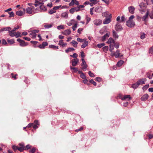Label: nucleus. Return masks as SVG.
<instances>
[{
  "mask_svg": "<svg viewBox=\"0 0 153 153\" xmlns=\"http://www.w3.org/2000/svg\"><path fill=\"white\" fill-rule=\"evenodd\" d=\"M111 14L109 15L108 18H106L103 22V24H109L111 21Z\"/></svg>",
  "mask_w": 153,
  "mask_h": 153,
  "instance_id": "6",
  "label": "nucleus"
},
{
  "mask_svg": "<svg viewBox=\"0 0 153 153\" xmlns=\"http://www.w3.org/2000/svg\"><path fill=\"white\" fill-rule=\"evenodd\" d=\"M109 47H110V49H109V51L111 52H112V51H113L114 49V46L113 45H109Z\"/></svg>",
  "mask_w": 153,
  "mask_h": 153,
  "instance_id": "48",
  "label": "nucleus"
},
{
  "mask_svg": "<svg viewBox=\"0 0 153 153\" xmlns=\"http://www.w3.org/2000/svg\"><path fill=\"white\" fill-rule=\"evenodd\" d=\"M104 45H105V44L104 43H102L99 44H97V46L99 48H101L102 47L104 46Z\"/></svg>",
  "mask_w": 153,
  "mask_h": 153,
  "instance_id": "47",
  "label": "nucleus"
},
{
  "mask_svg": "<svg viewBox=\"0 0 153 153\" xmlns=\"http://www.w3.org/2000/svg\"><path fill=\"white\" fill-rule=\"evenodd\" d=\"M113 36L115 39H118L119 37V36L118 35L117 33L114 30H113Z\"/></svg>",
  "mask_w": 153,
  "mask_h": 153,
  "instance_id": "22",
  "label": "nucleus"
},
{
  "mask_svg": "<svg viewBox=\"0 0 153 153\" xmlns=\"http://www.w3.org/2000/svg\"><path fill=\"white\" fill-rule=\"evenodd\" d=\"M126 20V19L124 16H123L121 17V19L120 21V22H125Z\"/></svg>",
  "mask_w": 153,
  "mask_h": 153,
  "instance_id": "49",
  "label": "nucleus"
},
{
  "mask_svg": "<svg viewBox=\"0 0 153 153\" xmlns=\"http://www.w3.org/2000/svg\"><path fill=\"white\" fill-rule=\"evenodd\" d=\"M44 27L45 28L48 29L51 27H52V25L47 24L45 25Z\"/></svg>",
  "mask_w": 153,
  "mask_h": 153,
  "instance_id": "39",
  "label": "nucleus"
},
{
  "mask_svg": "<svg viewBox=\"0 0 153 153\" xmlns=\"http://www.w3.org/2000/svg\"><path fill=\"white\" fill-rule=\"evenodd\" d=\"M89 82L90 83H92L95 86L96 85V83L95 82H94L92 79H91V80H90Z\"/></svg>",
  "mask_w": 153,
  "mask_h": 153,
  "instance_id": "56",
  "label": "nucleus"
},
{
  "mask_svg": "<svg viewBox=\"0 0 153 153\" xmlns=\"http://www.w3.org/2000/svg\"><path fill=\"white\" fill-rule=\"evenodd\" d=\"M69 11L71 13L73 14L75 12V10L74 8H72Z\"/></svg>",
  "mask_w": 153,
  "mask_h": 153,
  "instance_id": "64",
  "label": "nucleus"
},
{
  "mask_svg": "<svg viewBox=\"0 0 153 153\" xmlns=\"http://www.w3.org/2000/svg\"><path fill=\"white\" fill-rule=\"evenodd\" d=\"M11 29V27H3L1 28V31L2 32L4 31H7L8 32H9Z\"/></svg>",
  "mask_w": 153,
  "mask_h": 153,
  "instance_id": "24",
  "label": "nucleus"
},
{
  "mask_svg": "<svg viewBox=\"0 0 153 153\" xmlns=\"http://www.w3.org/2000/svg\"><path fill=\"white\" fill-rule=\"evenodd\" d=\"M120 51L119 50H117L115 52V57L116 58H118L119 57H122L123 56V55L120 53Z\"/></svg>",
  "mask_w": 153,
  "mask_h": 153,
  "instance_id": "10",
  "label": "nucleus"
},
{
  "mask_svg": "<svg viewBox=\"0 0 153 153\" xmlns=\"http://www.w3.org/2000/svg\"><path fill=\"white\" fill-rule=\"evenodd\" d=\"M120 99L123 101L126 100L128 101L131 99L130 96L128 95H124L123 97L120 96Z\"/></svg>",
  "mask_w": 153,
  "mask_h": 153,
  "instance_id": "2",
  "label": "nucleus"
},
{
  "mask_svg": "<svg viewBox=\"0 0 153 153\" xmlns=\"http://www.w3.org/2000/svg\"><path fill=\"white\" fill-rule=\"evenodd\" d=\"M107 31V27H104L100 31V33L101 35L103 34Z\"/></svg>",
  "mask_w": 153,
  "mask_h": 153,
  "instance_id": "13",
  "label": "nucleus"
},
{
  "mask_svg": "<svg viewBox=\"0 0 153 153\" xmlns=\"http://www.w3.org/2000/svg\"><path fill=\"white\" fill-rule=\"evenodd\" d=\"M57 29L59 30L63 29H64L63 25H60L57 26Z\"/></svg>",
  "mask_w": 153,
  "mask_h": 153,
  "instance_id": "42",
  "label": "nucleus"
},
{
  "mask_svg": "<svg viewBox=\"0 0 153 153\" xmlns=\"http://www.w3.org/2000/svg\"><path fill=\"white\" fill-rule=\"evenodd\" d=\"M77 24L76 23L74 24V25L72 27V28L74 31H75L77 27Z\"/></svg>",
  "mask_w": 153,
  "mask_h": 153,
  "instance_id": "58",
  "label": "nucleus"
},
{
  "mask_svg": "<svg viewBox=\"0 0 153 153\" xmlns=\"http://www.w3.org/2000/svg\"><path fill=\"white\" fill-rule=\"evenodd\" d=\"M139 85H143L145 84V80L144 79H140L137 82Z\"/></svg>",
  "mask_w": 153,
  "mask_h": 153,
  "instance_id": "20",
  "label": "nucleus"
},
{
  "mask_svg": "<svg viewBox=\"0 0 153 153\" xmlns=\"http://www.w3.org/2000/svg\"><path fill=\"white\" fill-rule=\"evenodd\" d=\"M149 53L152 55H153V46L149 48Z\"/></svg>",
  "mask_w": 153,
  "mask_h": 153,
  "instance_id": "40",
  "label": "nucleus"
},
{
  "mask_svg": "<svg viewBox=\"0 0 153 153\" xmlns=\"http://www.w3.org/2000/svg\"><path fill=\"white\" fill-rule=\"evenodd\" d=\"M81 55L82 57V59H84V58L85 57L84 53L83 51L81 52Z\"/></svg>",
  "mask_w": 153,
  "mask_h": 153,
  "instance_id": "59",
  "label": "nucleus"
},
{
  "mask_svg": "<svg viewBox=\"0 0 153 153\" xmlns=\"http://www.w3.org/2000/svg\"><path fill=\"white\" fill-rule=\"evenodd\" d=\"M88 44V42L86 40L84 42V43L81 45V47L82 48H84L87 46Z\"/></svg>",
  "mask_w": 153,
  "mask_h": 153,
  "instance_id": "21",
  "label": "nucleus"
},
{
  "mask_svg": "<svg viewBox=\"0 0 153 153\" xmlns=\"http://www.w3.org/2000/svg\"><path fill=\"white\" fill-rule=\"evenodd\" d=\"M123 62L124 61L123 60H120L117 62V65L119 67H120L123 65Z\"/></svg>",
  "mask_w": 153,
  "mask_h": 153,
  "instance_id": "29",
  "label": "nucleus"
},
{
  "mask_svg": "<svg viewBox=\"0 0 153 153\" xmlns=\"http://www.w3.org/2000/svg\"><path fill=\"white\" fill-rule=\"evenodd\" d=\"M87 40V39H81L79 38H78L77 39V41L78 42H83Z\"/></svg>",
  "mask_w": 153,
  "mask_h": 153,
  "instance_id": "32",
  "label": "nucleus"
},
{
  "mask_svg": "<svg viewBox=\"0 0 153 153\" xmlns=\"http://www.w3.org/2000/svg\"><path fill=\"white\" fill-rule=\"evenodd\" d=\"M39 7L40 9L42 10L45 11L47 10L46 7L44 4H40Z\"/></svg>",
  "mask_w": 153,
  "mask_h": 153,
  "instance_id": "26",
  "label": "nucleus"
},
{
  "mask_svg": "<svg viewBox=\"0 0 153 153\" xmlns=\"http://www.w3.org/2000/svg\"><path fill=\"white\" fill-rule=\"evenodd\" d=\"M108 46H106L103 48V50L104 52H106L108 49Z\"/></svg>",
  "mask_w": 153,
  "mask_h": 153,
  "instance_id": "43",
  "label": "nucleus"
},
{
  "mask_svg": "<svg viewBox=\"0 0 153 153\" xmlns=\"http://www.w3.org/2000/svg\"><path fill=\"white\" fill-rule=\"evenodd\" d=\"M135 9V8L133 6H130L128 8L129 12L131 14L134 13Z\"/></svg>",
  "mask_w": 153,
  "mask_h": 153,
  "instance_id": "14",
  "label": "nucleus"
},
{
  "mask_svg": "<svg viewBox=\"0 0 153 153\" xmlns=\"http://www.w3.org/2000/svg\"><path fill=\"white\" fill-rule=\"evenodd\" d=\"M12 149L13 150H14L15 151L18 150H19V147L17 146H16L15 145H13L12 147Z\"/></svg>",
  "mask_w": 153,
  "mask_h": 153,
  "instance_id": "44",
  "label": "nucleus"
},
{
  "mask_svg": "<svg viewBox=\"0 0 153 153\" xmlns=\"http://www.w3.org/2000/svg\"><path fill=\"white\" fill-rule=\"evenodd\" d=\"M7 41L8 43L10 44H12L15 43V42L13 39H7Z\"/></svg>",
  "mask_w": 153,
  "mask_h": 153,
  "instance_id": "45",
  "label": "nucleus"
},
{
  "mask_svg": "<svg viewBox=\"0 0 153 153\" xmlns=\"http://www.w3.org/2000/svg\"><path fill=\"white\" fill-rule=\"evenodd\" d=\"M71 43L72 44L73 46L75 48H76L77 47L78 43L77 42L74 40H73L71 42Z\"/></svg>",
  "mask_w": 153,
  "mask_h": 153,
  "instance_id": "28",
  "label": "nucleus"
},
{
  "mask_svg": "<svg viewBox=\"0 0 153 153\" xmlns=\"http://www.w3.org/2000/svg\"><path fill=\"white\" fill-rule=\"evenodd\" d=\"M19 151L22 152L24 150H26V148L24 146L25 144L23 143H22L19 144Z\"/></svg>",
  "mask_w": 153,
  "mask_h": 153,
  "instance_id": "4",
  "label": "nucleus"
},
{
  "mask_svg": "<svg viewBox=\"0 0 153 153\" xmlns=\"http://www.w3.org/2000/svg\"><path fill=\"white\" fill-rule=\"evenodd\" d=\"M110 34V33L109 32L106 33L105 35H104L102 38V41H104L105 39L109 37Z\"/></svg>",
  "mask_w": 153,
  "mask_h": 153,
  "instance_id": "16",
  "label": "nucleus"
},
{
  "mask_svg": "<svg viewBox=\"0 0 153 153\" xmlns=\"http://www.w3.org/2000/svg\"><path fill=\"white\" fill-rule=\"evenodd\" d=\"M86 23H88L91 20V18L88 17V16H86Z\"/></svg>",
  "mask_w": 153,
  "mask_h": 153,
  "instance_id": "61",
  "label": "nucleus"
},
{
  "mask_svg": "<svg viewBox=\"0 0 153 153\" xmlns=\"http://www.w3.org/2000/svg\"><path fill=\"white\" fill-rule=\"evenodd\" d=\"M149 12L148 11L147 12L146 14L144 15L143 17V20L144 21H145L146 19L147 18L148 15H149Z\"/></svg>",
  "mask_w": 153,
  "mask_h": 153,
  "instance_id": "30",
  "label": "nucleus"
},
{
  "mask_svg": "<svg viewBox=\"0 0 153 153\" xmlns=\"http://www.w3.org/2000/svg\"><path fill=\"white\" fill-rule=\"evenodd\" d=\"M126 25L130 27H133L135 25L134 22L133 21L128 20L126 21Z\"/></svg>",
  "mask_w": 153,
  "mask_h": 153,
  "instance_id": "3",
  "label": "nucleus"
},
{
  "mask_svg": "<svg viewBox=\"0 0 153 153\" xmlns=\"http://www.w3.org/2000/svg\"><path fill=\"white\" fill-rule=\"evenodd\" d=\"M75 49L73 48H69L65 50V51L66 53H68L69 52H71L74 51Z\"/></svg>",
  "mask_w": 153,
  "mask_h": 153,
  "instance_id": "31",
  "label": "nucleus"
},
{
  "mask_svg": "<svg viewBox=\"0 0 153 153\" xmlns=\"http://www.w3.org/2000/svg\"><path fill=\"white\" fill-rule=\"evenodd\" d=\"M115 41L114 39H113L111 38H110L107 41V43L108 44H109L110 45H114V44Z\"/></svg>",
  "mask_w": 153,
  "mask_h": 153,
  "instance_id": "11",
  "label": "nucleus"
},
{
  "mask_svg": "<svg viewBox=\"0 0 153 153\" xmlns=\"http://www.w3.org/2000/svg\"><path fill=\"white\" fill-rule=\"evenodd\" d=\"M88 74L89 76L91 77H94L95 76L94 74L93 73H91V72L90 71L88 72Z\"/></svg>",
  "mask_w": 153,
  "mask_h": 153,
  "instance_id": "46",
  "label": "nucleus"
},
{
  "mask_svg": "<svg viewBox=\"0 0 153 153\" xmlns=\"http://www.w3.org/2000/svg\"><path fill=\"white\" fill-rule=\"evenodd\" d=\"M80 76L83 79H85L86 78V76L83 73L80 75Z\"/></svg>",
  "mask_w": 153,
  "mask_h": 153,
  "instance_id": "53",
  "label": "nucleus"
},
{
  "mask_svg": "<svg viewBox=\"0 0 153 153\" xmlns=\"http://www.w3.org/2000/svg\"><path fill=\"white\" fill-rule=\"evenodd\" d=\"M102 14V16L105 17H107L108 15H109L108 12L107 11L103 13Z\"/></svg>",
  "mask_w": 153,
  "mask_h": 153,
  "instance_id": "41",
  "label": "nucleus"
},
{
  "mask_svg": "<svg viewBox=\"0 0 153 153\" xmlns=\"http://www.w3.org/2000/svg\"><path fill=\"white\" fill-rule=\"evenodd\" d=\"M82 64H81L82 69L84 71H85L88 66L86 62L84 59H82Z\"/></svg>",
  "mask_w": 153,
  "mask_h": 153,
  "instance_id": "5",
  "label": "nucleus"
},
{
  "mask_svg": "<svg viewBox=\"0 0 153 153\" xmlns=\"http://www.w3.org/2000/svg\"><path fill=\"white\" fill-rule=\"evenodd\" d=\"M33 9H34V8L33 7H32V8L29 7H28L26 9L27 13L28 14H31L32 13V12H33V10H32Z\"/></svg>",
  "mask_w": 153,
  "mask_h": 153,
  "instance_id": "18",
  "label": "nucleus"
},
{
  "mask_svg": "<svg viewBox=\"0 0 153 153\" xmlns=\"http://www.w3.org/2000/svg\"><path fill=\"white\" fill-rule=\"evenodd\" d=\"M79 60L78 58L74 59L73 60L71 61L72 65L73 66H76Z\"/></svg>",
  "mask_w": 153,
  "mask_h": 153,
  "instance_id": "9",
  "label": "nucleus"
},
{
  "mask_svg": "<svg viewBox=\"0 0 153 153\" xmlns=\"http://www.w3.org/2000/svg\"><path fill=\"white\" fill-rule=\"evenodd\" d=\"M33 123L34 124V125H36L38 126L39 125V122L38 121V120H35L34 121V123Z\"/></svg>",
  "mask_w": 153,
  "mask_h": 153,
  "instance_id": "63",
  "label": "nucleus"
},
{
  "mask_svg": "<svg viewBox=\"0 0 153 153\" xmlns=\"http://www.w3.org/2000/svg\"><path fill=\"white\" fill-rule=\"evenodd\" d=\"M70 56L74 58H75V59H76V58H77V55L76 53H74L73 54V55H70Z\"/></svg>",
  "mask_w": 153,
  "mask_h": 153,
  "instance_id": "50",
  "label": "nucleus"
},
{
  "mask_svg": "<svg viewBox=\"0 0 153 153\" xmlns=\"http://www.w3.org/2000/svg\"><path fill=\"white\" fill-rule=\"evenodd\" d=\"M72 21H74V19H72L71 20V21L67 23V25L69 26H71L73 25V23L72 22Z\"/></svg>",
  "mask_w": 153,
  "mask_h": 153,
  "instance_id": "52",
  "label": "nucleus"
},
{
  "mask_svg": "<svg viewBox=\"0 0 153 153\" xmlns=\"http://www.w3.org/2000/svg\"><path fill=\"white\" fill-rule=\"evenodd\" d=\"M49 48L52 49H59L58 46H56L53 45H49Z\"/></svg>",
  "mask_w": 153,
  "mask_h": 153,
  "instance_id": "36",
  "label": "nucleus"
},
{
  "mask_svg": "<svg viewBox=\"0 0 153 153\" xmlns=\"http://www.w3.org/2000/svg\"><path fill=\"white\" fill-rule=\"evenodd\" d=\"M21 34L20 32L19 31H17L16 32V34L15 36L16 38H18L21 36Z\"/></svg>",
  "mask_w": 153,
  "mask_h": 153,
  "instance_id": "37",
  "label": "nucleus"
},
{
  "mask_svg": "<svg viewBox=\"0 0 153 153\" xmlns=\"http://www.w3.org/2000/svg\"><path fill=\"white\" fill-rule=\"evenodd\" d=\"M39 30H34L30 31L29 34L30 36L33 39L35 38L36 37V33H38Z\"/></svg>",
  "mask_w": 153,
  "mask_h": 153,
  "instance_id": "1",
  "label": "nucleus"
},
{
  "mask_svg": "<svg viewBox=\"0 0 153 153\" xmlns=\"http://www.w3.org/2000/svg\"><path fill=\"white\" fill-rule=\"evenodd\" d=\"M56 12V11H55L54 10H53V9L50 10V11L49 12V13L51 14H52Z\"/></svg>",
  "mask_w": 153,
  "mask_h": 153,
  "instance_id": "54",
  "label": "nucleus"
},
{
  "mask_svg": "<svg viewBox=\"0 0 153 153\" xmlns=\"http://www.w3.org/2000/svg\"><path fill=\"white\" fill-rule=\"evenodd\" d=\"M20 45L21 46L24 47L27 46V43H25L24 41L22 40L20 43Z\"/></svg>",
  "mask_w": 153,
  "mask_h": 153,
  "instance_id": "35",
  "label": "nucleus"
},
{
  "mask_svg": "<svg viewBox=\"0 0 153 153\" xmlns=\"http://www.w3.org/2000/svg\"><path fill=\"white\" fill-rule=\"evenodd\" d=\"M62 17L64 18L65 19L68 18V13L67 12H65L63 13L61 15Z\"/></svg>",
  "mask_w": 153,
  "mask_h": 153,
  "instance_id": "25",
  "label": "nucleus"
},
{
  "mask_svg": "<svg viewBox=\"0 0 153 153\" xmlns=\"http://www.w3.org/2000/svg\"><path fill=\"white\" fill-rule=\"evenodd\" d=\"M70 68L71 70H73V72L76 73L78 71V69L76 68L73 67L71 66L70 67Z\"/></svg>",
  "mask_w": 153,
  "mask_h": 153,
  "instance_id": "34",
  "label": "nucleus"
},
{
  "mask_svg": "<svg viewBox=\"0 0 153 153\" xmlns=\"http://www.w3.org/2000/svg\"><path fill=\"white\" fill-rule=\"evenodd\" d=\"M16 14L17 16H21L23 15L24 13L21 10H19L16 12Z\"/></svg>",
  "mask_w": 153,
  "mask_h": 153,
  "instance_id": "27",
  "label": "nucleus"
},
{
  "mask_svg": "<svg viewBox=\"0 0 153 153\" xmlns=\"http://www.w3.org/2000/svg\"><path fill=\"white\" fill-rule=\"evenodd\" d=\"M74 4V0H71V2L69 4V6H72Z\"/></svg>",
  "mask_w": 153,
  "mask_h": 153,
  "instance_id": "60",
  "label": "nucleus"
},
{
  "mask_svg": "<svg viewBox=\"0 0 153 153\" xmlns=\"http://www.w3.org/2000/svg\"><path fill=\"white\" fill-rule=\"evenodd\" d=\"M58 45L60 46L63 48L67 45V43L64 42L62 40H60L59 41Z\"/></svg>",
  "mask_w": 153,
  "mask_h": 153,
  "instance_id": "12",
  "label": "nucleus"
},
{
  "mask_svg": "<svg viewBox=\"0 0 153 153\" xmlns=\"http://www.w3.org/2000/svg\"><path fill=\"white\" fill-rule=\"evenodd\" d=\"M115 29L116 31H120L123 29V28L120 24L117 23L115 26Z\"/></svg>",
  "mask_w": 153,
  "mask_h": 153,
  "instance_id": "8",
  "label": "nucleus"
},
{
  "mask_svg": "<svg viewBox=\"0 0 153 153\" xmlns=\"http://www.w3.org/2000/svg\"><path fill=\"white\" fill-rule=\"evenodd\" d=\"M139 85L137 82L133 84L132 85V87L134 89H135L137 88L138 86H139Z\"/></svg>",
  "mask_w": 153,
  "mask_h": 153,
  "instance_id": "33",
  "label": "nucleus"
},
{
  "mask_svg": "<svg viewBox=\"0 0 153 153\" xmlns=\"http://www.w3.org/2000/svg\"><path fill=\"white\" fill-rule=\"evenodd\" d=\"M83 30V28H79L78 30H77V32L79 33V34H80L81 33V32Z\"/></svg>",
  "mask_w": 153,
  "mask_h": 153,
  "instance_id": "62",
  "label": "nucleus"
},
{
  "mask_svg": "<svg viewBox=\"0 0 153 153\" xmlns=\"http://www.w3.org/2000/svg\"><path fill=\"white\" fill-rule=\"evenodd\" d=\"M149 95L147 94H145L143 95L141 97V99L142 101H145L148 98Z\"/></svg>",
  "mask_w": 153,
  "mask_h": 153,
  "instance_id": "17",
  "label": "nucleus"
},
{
  "mask_svg": "<svg viewBox=\"0 0 153 153\" xmlns=\"http://www.w3.org/2000/svg\"><path fill=\"white\" fill-rule=\"evenodd\" d=\"M102 10L101 7L100 6H98L97 7L95 8L94 10L95 11L99 13Z\"/></svg>",
  "mask_w": 153,
  "mask_h": 153,
  "instance_id": "19",
  "label": "nucleus"
},
{
  "mask_svg": "<svg viewBox=\"0 0 153 153\" xmlns=\"http://www.w3.org/2000/svg\"><path fill=\"white\" fill-rule=\"evenodd\" d=\"M94 24L96 26L101 25L102 23V21L100 19H96L93 21Z\"/></svg>",
  "mask_w": 153,
  "mask_h": 153,
  "instance_id": "7",
  "label": "nucleus"
},
{
  "mask_svg": "<svg viewBox=\"0 0 153 153\" xmlns=\"http://www.w3.org/2000/svg\"><path fill=\"white\" fill-rule=\"evenodd\" d=\"M39 3H40L39 1H35V4H34V5L36 7L37 6H38L39 5H40V4H39Z\"/></svg>",
  "mask_w": 153,
  "mask_h": 153,
  "instance_id": "57",
  "label": "nucleus"
},
{
  "mask_svg": "<svg viewBox=\"0 0 153 153\" xmlns=\"http://www.w3.org/2000/svg\"><path fill=\"white\" fill-rule=\"evenodd\" d=\"M146 37V34L144 33H141L140 38L141 39H143Z\"/></svg>",
  "mask_w": 153,
  "mask_h": 153,
  "instance_id": "38",
  "label": "nucleus"
},
{
  "mask_svg": "<svg viewBox=\"0 0 153 153\" xmlns=\"http://www.w3.org/2000/svg\"><path fill=\"white\" fill-rule=\"evenodd\" d=\"M9 14V17H13L14 16V13L13 12H8V13Z\"/></svg>",
  "mask_w": 153,
  "mask_h": 153,
  "instance_id": "51",
  "label": "nucleus"
},
{
  "mask_svg": "<svg viewBox=\"0 0 153 153\" xmlns=\"http://www.w3.org/2000/svg\"><path fill=\"white\" fill-rule=\"evenodd\" d=\"M71 31L70 29H68L65 30L64 32H62V33L63 34L68 35H69L71 33Z\"/></svg>",
  "mask_w": 153,
  "mask_h": 153,
  "instance_id": "15",
  "label": "nucleus"
},
{
  "mask_svg": "<svg viewBox=\"0 0 153 153\" xmlns=\"http://www.w3.org/2000/svg\"><path fill=\"white\" fill-rule=\"evenodd\" d=\"M144 4L143 3H141L140 4L139 6L141 9H143L144 7Z\"/></svg>",
  "mask_w": 153,
  "mask_h": 153,
  "instance_id": "55",
  "label": "nucleus"
},
{
  "mask_svg": "<svg viewBox=\"0 0 153 153\" xmlns=\"http://www.w3.org/2000/svg\"><path fill=\"white\" fill-rule=\"evenodd\" d=\"M16 32L13 31V30H10L9 32V34L10 36L11 37H14L15 36V34H16Z\"/></svg>",
  "mask_w": 153,
  "mask_h": 153,
  "instance_id": "23",
  "label": "nucleus"
}]
</instances>
